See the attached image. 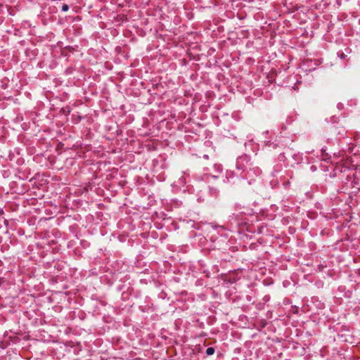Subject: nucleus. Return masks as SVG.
<instances>
[{"instance_id":"3","label":"nucleus","mask_w":360,"mask_h":360,"mask_svg":"<svg viewBox=\"0 0 360 360\" xmlns=\"http://www.w3.org/2000/svg\"><path fill=\"white\" fill-rule=\"evenodd\" d=\"M54 35L53 33H51L50 35L49 34H46V41L48 40L49 41H52V38H54Z\"/></svg>"},{"instance_id":"1","label":"nucleus","mask_w":360,"mask_h":360,"mask_svg":"<svg viewBox=\"0 0 360 360\" xmlns=\"http://www.w3.org/2000/svg\"><path fill=\"white\" fill-rule=\"evenodd\" d=\"M214 352V349L213 347H208L207 349H206V354L207 355H212Z\"/></svg>"},{"instance_id":"6","label":"nucleus","mask_w":360,"mask_h":360,"mask_svg":"<svg viewBox=\"0 0 360 360\" xmlns=\"http://www.w3.org/2000/svg\"><path fill=\"white\" fill-rule=\"evenodd\" d=\"M50 46H55V44L54 43H51V44H49Z\"/></svg>"},{"instance_id":"4","label":"nucleus","mask_w":360,"mask_h":360,"mask_svg":"<svg viewBox=\"0 0 360 360\" xmlns=\"http://www.w3.org/2000/svg\"><path fill=\"white\" fill-rule=\"evenodd\" d=\"M338 56L341 58V59H345L346 58V55L343 53V52H338Z\"/></svg>"},{"instance_id":"2","label":"nucleus","mask_w":360,"mask_h":360,"mask_svg":"<svg viewBox=\"0 0 360 360\" xmlns=\"http://www.w3.org/2000/svg\"><path fill=\"white\" fill-rule=\"evenodd\" d=\"M68 9H69V6H68V4H64L62 5V6H61L62 11L66 12V11H68Z\"/></svg>"},{"instance_id":"5","label":"nucleus","mask_w":360,"mask_h":360,"mask_svg":"<svg viewBox=\"0 0 360 360\" xmlns=\"http://www.w3.org/2000/svg\"><path fill=\"white\" fill-rule=\"evenodd\" d=\"M342 107H343V105H342V104L339 103V104L338 105V108L340 110H342Z\"/></svg>"}]
</instances>
